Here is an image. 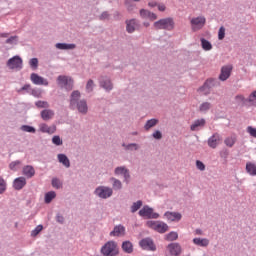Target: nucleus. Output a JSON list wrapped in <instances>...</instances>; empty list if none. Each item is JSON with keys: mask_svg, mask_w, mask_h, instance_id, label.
I'll return each instance as SVG.
<instances>
[{"mask_svg": "<svg viewBox=\"0 0 256 256\" xmlns=\"http://www.w3.org/2000/svg\"><path fill=\"white\" fill-rule=\"evenodd\" d=\"M193 243L198 247H209V239L207 238H194Z\"/></svg>", "mask_w": 256, "mask_h": 256, "instance_id": "obj_21", "label": "nucleus"}, {"mask_svg": "<svg viewBox=\"0 0 256 256\" xmlns=\"http://www.w3.org/2000/svg\"><path fill=\"white\" fill-rule=\"evenodd\" d=\"M26 185L27 180L25 179V177H18L13 182V187L14 189H16V191H21V189H23V187H25Z\"/></svg>", "mask_w": 256, "mask_h": 256, "instance_id": "obj_14", "label": "nucleus"}, {"mask_svg": "<svg viewBox=\"0 0 256 256\" xmlns=\"http://www.w3.org/2000/svg\"><path fill=\"white\" fill-rule=\"evenodd\" d=\"M22 131H25V133H35V129L33 128V126H29V125H23L21 127Z\"/></svg>", "mask_w": 256, "mask_h": 256, "instance_id": "obj_42", "label": "nucleus"}, {"mask_svg": "<svg viewBox=\"0 0 256 256\" xmlns=\"http://www.w3.org/2000/svg\"><path fill=\"white\" fill-rule=\"evenodd\" d=\"M247 101L250 103V105L256 107V90L249 95Z\"/></svg>", "mask_w": 256, "mask_h": 256, "instance_id": "obj_33", "label": "nucleus"}, {"mask_svg": "<svg viewBox=\"0 0 256 256\" xmlns=\"http://www.w3.org/2000/svg\"><path fill=\"white\" fill-rule=\"evenodd\" d=\"M4 191H7V182L0 176V195H3Z\"/></svg>", "mask_w": 256, "mask_h": 256, "instance_id": "obj_35", "label": "nucleus"}, {"mask_svg": "<svg viewBox=\"0 0 256 256\" xmlns=\"http://www.w3.org/2000/svg\"><path fill=\"white\" fill-rule=\"evenodd\" d=\"M29 65L32 69H37V67H39V60L37 58H32L29 61Z\"/></svg>", "mask_w": 256, "mask_h": 256, "instance_id": "obj_40", "label": "nucleus"}, {"mask_svg": "<svg viewBox=\"0 0 256 256\" xmlns=\"http://www.w3.org/2000/svg\"><path fill=\"white\" fill-rule=\"evenodd\" d=\"M30 81H32L34 85H44V87H47L49 85V81L39 76V74L37 73H32L30 75Z\"/></svg>", "mask_w": 256, "mask_h": 256, "instance_id": "obj_8", "label": "nucleus"}, {"mask_svg": "<svg viewBox=\"0 0 256 256\" xmlns=\"http://www.w3.org/2000/svg\"><path fill=\"white\" fill-rule=\"evenodd\" d=\"M140 217H146V219H159V214L153 212V208H150L149 206H144L139 211Z\"/></svg>", "mask_w": 256, "mask_h": 256, "instance_id": "obj_6", "label": "nucleus"}, {"mask_svg": "<svg viewBox=\"0 0 256 256\" xmlns=\"http://www.w3.org/2000/svg\"><path fill=\"white\" fill-rule=\"evenodd\" d=\"M55 197H57V194L54 191L47 192L45 194V203H51Z\"/></svg>", "mask_w": 256, "mask_h": 256, "instance_id": "obj_32", "label": "nucleus"}, {"mask_svg": "<svg viewBox=\"0 0 256 256\" xmlns=\"http://www.w3.org/2000/svg\"><path fill=\"white\" fill-rule=\"evenodd\" d=\"M235 100H236L238 103H241V102L245 101V96H243V95H237V96L235 97Z\"/></svg>", "mask_w": 256, "mask_h": 256, "instance_id": "obj_56", "label": "nucleus"}, {"mask_svg": "<svg viewBox=\"0 0 256 256\" xmlns=\"http://www.w3.org/2000/svg\"><path fill=\"white\" fill-rule=\"evenodd\" d=\"M122 250L124 253L131 255V253H133V243H131V241H124L122 243Z\"/></svg>", "mask_w": 256, "mask_h": 256, "instance_id": "obj_26", "label": "nucleus"}, {"mask_svg": "<svg viewBox=\"0 0 256 256\" xmlns=\"http://www.w3.org/2000/svg\"><path fill=\"white\" fill-rule=\"evenodd\" d=\"M154 28L173 31L175 29V20L172 17L160 19L154 23Z\"/></svg>", "mask_w": 256, "mask_h": 256, "instance_id": "obj_1", "label": "nucleus"}, {"mask_svg": "<svg viewBox=\"0 0 256 256\" xmlns=\"http://www.w3.org/2000/svg\"><path fill=\"white\" fill-rule=\"evenodd\" d=\"M7 67L15 71H21L23 69V59L19 56H14L7 61Z\"/></svg>", "mask_w": 256, "mask_h": 256, "instance_id": "obj_4", "label": "nucleus"}, {"mask_svg": "<svg viewBox=\"0 0 256 256\" xmlns=\"http://www.w3.org/2000/svg\"><path fill=\"white\" fill-rule=\"evenodd\" d=\"M56 48L57 49H65V43H58V44H56Z\"/></svg>", "mask_w": 256, "mask_h": 256, "instance_id": "obj_63", "label": "nucleus"}, {"mask_svg": "<svg viewBox=\"0 0 256 256\" xmlns=\"http://www.w3.org/2000/svg\"><path fill=\"white\" fill-rule=\"evenodd\" d=\"M101 20L109 19V13L108 12H103L100 16Z\"/></svg>", "mask_w": 256, "mask_h": 256, "instance_id": "obj_60", "label": "nucleus"}, {"mask_svg": "<svg viewBox=\"0 0 256 256\" xmlns=\"http://www.w3.org/2000/svg\"><path fill=\"white\" fill-rule=\"evenodd\" d=\"M147 227L157 231V233H167L169 226L165 222L150 220L146 223Z\"/></svg>", "mask_w": 256, "mask_h": 256, "instance_id": "obj_3", "label": "nucleus"}, {"mask_svg": "<svg viewBox=\"0 0 256 256\" xmlns=\"http://www.w3.org/2000/svg\"><path fill=\"white\" fill-rule=\"evenodd\" d=\"M200 111H202L203 113H205V111H209V109H211V103L209 102H204L200 105Z\"/></svg>", "mask_w": 256, "mask_h": 256, "instance_id": "obj_38", "label": "nucleus"}, {"mask_svg": "<svg viewBox=\"0 0 256 256\" xmlns=\"http://www.w3.org/2000/svg\"><path fill=\"white\" fill-rule=\"evenodd\" d=\"M65 87L68 91H71V89H73V79H71V77L65 78Z\"/></svg>", "mask_w": 256, "mask_h": 256, "instance_id": "obj_36", "label": "nucleus"}, {"mask_svg": "<svg viewBox=\"0 0 256 256\" xmlns=\"http://www.w3.org/2000/svg\"><path fill=\"white\" fill-rule=\"evenodd\" d=\"M112 181H113V189L119 190L123 187V185L121 184V181L115 178H112Z\"/></svg>", "mask_w": 256, "mask_h": 256, "instance_id": "obj_43", "label": "nucleus"}, {"mask_svg": "<svg viewBox=\"0 0 256 256\" xmlns=\"http://www.w3.org/2000/svg\"><path fill=\"white\" fill-rule=\"evenodd\" d=\"M201 45L204 51H211L213 49V45H211V42H209L208 40H205V38L201 39Z\"/></svg>", "mask_w": 256, "mask_h": 256, "instance_id": "obj_29", "label": "nucleus"}, {"mask_svg": "<svg viewBox=\"0 0 256 256\" xmlns=\"http://www.w3.org/2000/svg\"><path fill=\"white\" fill-rule=\"evenodd\" d=\"M31 89V84H25L20 90H18V93H21V91H27Z\"/></svg>", "mask_w": 256, "mask_h": 256, "instance_id": "obj_55", "label": "nucleus"}, {"mask_svg": "<svg viewBox=\"0 0 256 256\" xmlns=\"http://www.w3.org/2000/svg\"><path fill=\"white\" fill-rule=\"evenodd\" d=\"M196 167L199 169V171H205V164L200 160L196 161Z\"/></svg>", "mask_w": 256, "mask_h": 256, "instance_id": "obj_52", "label": "nucleus"}, {"mask_svg": "<svg viewBox=\"0 0 256 256\" xmlns=\"http://www.w3.org/2000/svg\"><path fill=\"white\" fill-rule=\"evenodd\" d=\"M219 143H221V135L219 133H214L209 139H208V146L211 149H217Z\"/></svg>", "mask_w": 256, "mask_h": 256, "instance_id": "obj_11", "label": "nucleus"}, {"mask_svg": "<svg viewBox=\"0 0 256 256\" xmlns=\"http://www.w3.org/2000/svg\"><path fill=\"white\" fill-rule=\"evenodd\" d=\"M153 137H154V139H162L163 134H161V131L157 130L153 133Z\"/></svg>", "mask_w": 256, "mask_h": 256, "instance_id": "obj_54", "label": "nucleus"}, {"mask_svg": "<svg viewBox=\"0 0 256 256\" xmlns=\"http://www.w3.org/2000/svg\"><path fill=\"white\" fill-rule=\"evenodd\" d=\"M218 39L220 41H223V39H225V27H223V26H221L218 31Z\"/></svg>", "mask_w": 256, "mask_h": 256, "instance_id": "obj_44", "label": "nucleus"}, {"mask_svg": "<svg viewBox=\"0 0 256 256\" xmlns=\"http://www.w3.org/2000/svg\"><path fill=\"white\" fill-rule=\"evenodd\" d=\"M164 216L169 221H181V217H182L181 213L179 212H166Z\"/></svg>", "mask_w": 256, "mask_h": 256, "instance_id": "obj_20", "label": "nucleus"}, {"mask_svg": "<svg viewBox=\"0 0 256 256\" xmlns=\"http://www.w3.org/2000/svg\"><path fill=\"white\" fill-rule=\"evenodd\" d=\"M167 251L170 255H179L183 252V249L179 243H171L167 246Z\"/></svg>", "mask_w": 256, "mask_h": 256, "instance_id": "obj_13", "label": "nucleus"}, {"mask_svg": "<svg viewBox=\"0 0 256 256\" xmlns=\"http://www.w3.org/2000/svg\"><path fill=\"white\" fill-rule=\"evenodd\" d=\"M41 117L43 121H49L52 117H55V112H53V110L45 109L41 112Z\"/></svg>", "mask_w": 256, "mask_h": 256, "instance_id": "obj_23", "label": "nucleus"}, {"mask_svg": "<svg viewBox=\"0 0 256 256\" xmlns=\"http://www.w3.org/2000/svg\"><path fill=\"white\" fill-rule=\"evenodd\" d=\"M167 9V7L165 6V4H158V10L159 11H165Z\"/></svg>", "mask_w": 256, "mask_h": 256, "instance_id": "obj_61", "label": "nucleus"}, {"mask_svg": "<svg viewBox=\"0 0 256 256\" xmlns=\"http://www.w3.org/2000/svg\"><path fill=\"white\" fill-rule=\"evenodd\" d=\"M157 123H159V120L157 119H150L146 122L144 129H146V131H149V129L155 127V125H157Z\"/></svg>", "mask_w": 256, "mask_h": 256, "instance_id": "obj_30", "label": "nucleus"}, {"mask_svg": "<svg viewBox=\"0 0 256 256\" xmlns=\"http://www.w3.org/2000/svg\"><path fill=\"white\" fill-rule=\"evenodd\" d=\"M139 27V24L137 23V20L131 19L126 21V31L127 33H134L135 29Z\"/></svg>", "mask_w": 256, "mask_h": 256, "instance_id": "obj_19", "label": "nucleus"}, {"mask_svg": "<svg viewBox=\"0 0 256 256\" xmlns=\"http://www.w3.org/2000/svg\"><path fill=\"white\" fill-rule=\"evenodd\" d=\"M231 71H233V66L227 65L221 68V73L219 75L220 81H227L231 77Z\"/></svg>", "mask_w": 256, "mask_h": 256, "instance_id": "obj_12", "label": "nucleus"}, {"mask_svg": "<svg viewBox=\"0 0 256 256\" xmlns=\"http://www.w3.org/2000/svg\"><path fill=\"white\" fill-rule=\"evenodd\" d=\"M246 171L252 177H255L256 176V164L253 162H247L246 163Z\"/></svg>", "mask_w": 256, "mask_h": 256, "instance_id": "obj_25", "label": "nucleus"}, {"mask_svg": "<svg viewBox=\"0 0 256 256\" xmlns=\"http://www.w3.org/2000/svg\"><path fill=\"white\" fill-rule=\"evenodd\" d=\"M100 86L105 89L106 91H111L113 89V84L111 83V80L106 79L104 81L100 82Z\"/></svg>", "mask_w": 256, "mask_h": 256, "instance_id": "obj_28", "label": "nucleus"}, {"mask_svg": "<svg viewBox=\"0 0 256 256\" xmlns=\"http://www.w3.org/2000/svg\"><path fill=\"white\" fill-rule=\"evenodd\" d=\"M35 105L39 109H47V108H49V102H47V101H37L35 103Z\"/></svg>", "mask_w": 256, "mask_h": 256, "instance_id": "obj_37", "label": "nucleus"}, {"mask_svg": "<svg viewBox=\"0 0 256 256\" xmlns=\"http://www.w3.org/2000/svg\"><path fill=\"white\" fill-rule=\"evenodd\" d=\"M57 83L58 86H60L61 89H63V87H65V76H59L57 79Z\"/></svg>", "mask_w": 256, "mask_h": 256, "instance_id": "obj_49", "label": "nucleus"}, {"mask_svg": "<svg viewBox=\"0 0 256 256\" xmlns=\"http://www.w3.org/2000/svg\"><path fill=\"white\" fill-rule=\"evenodd\" d=\"M199 127H205V119L195 120L190 129L191 131H199Z\"/></svg>", "mask_w": 256, "mask_h": 256, "instance_id": "obj_24", "label": "nucleus"}, {"mask_svg": "<svg viewBox=\"0 0 256 256\" xmlns=\"http://www.w3.org/2000/svg\"><path fill=\"white\" fill-rule=\"evenodd\" d=\"M179 234L177 232H170L166 235V241H177Z\"/></svg>", "mask_w": 256, "mask_h": 256, "instance_id": "obj_34", "label": "nucleus"}, {"mask_svg": "<svg viewBox=\"0 0 256 256\" xmlns=\"http://www.w3.org/2000/svg\"><path fill=\"white\" fill-rule=\"evenodd\" d=\"M80 99H81V92H79V90L73 91L70 96L71 107H75V105L81 101Z\"/></svg>", "mask_w": 256, "mask_h": 256, "instance_id": "obj_18", "label": "nucleus"}, {"mask_svg": "<svg viewBox=\"0 0 256 256\" xmlns=\"http://www.w3.org/2000/svg\"><path fill=\"white\" fill-rule=\"evenodd\" d=\"M247 133H249L251 137H254L256 139V128H253L252 126H248Z\"/></svg>", "mask_w": 256, "mask_h": 256, "instance_id": "obj_48", "label": "nucleus"}, {"mask_svg": "<svg viewBox=\"0 0 256 256\" xmlns=\"http://www.w3.org/2000/svg\"><path fill=\"white\" fill-rule=\"evenodd\" d=\"M208 83H209V80H207V82L202 87L199 88V91L201 93H204V95H207V93H209V84Z\"/></svg>", "mask_w": 256, "mask_h": 256, "instance_id": "obj_41", "label": "nucleus"}, {"mask_svg": "<svg viewBox=\"0 0 256 256\" xmlns=\"http://www.w3.org/2000/svg\"><path fill=\"white\" fill-rule=\"evenodd\" d=\"M65 49H75V44H65Z\"/></svg>", "mask_w": 256, "mask_h": 256, "instance_id": "obj_64", "label": "nucleus"}, {"mask_svg": "<svg viewBox=\"0 0 256 256\" xmlns=\"http://www.w3.org/2000/svg\"><path fill=\"white\" fill-rule=\"evenodd\" d=\"M59 162L65 165V154L58 155Z\"/></svg>", "mask_w": 256, "mask_h": 256, "instance_id": "obj_57", "label": "nucleus"}, {"mask_svg": "<svg viewBox=\"0 0 256 256\" xmlns=\"http://www.w3.org/2000/svg\"><path fill=\"white\" fill-rule=\"evenodd\" d=\"M150 13H151V11H149V10L141 9L140 17H142V19H149Z\"/></svg>", "mask_w": 256, "mask_h": 256, "instance_id": "obj_45", "label": "nucleus"}, {"mask_svg": "<svg viewBox=\"0 0 256 256\" xmlns=\"http://www.w3.org/2000/svg\"><path fill=\"white\" fill-rule=\"evenodd\" d=\"M52 186L55 187L56 189H59V187H61V181L57 178H54L52 180Z\"/></svg>", "mask_w": 256, "mask_h": 256, "instance_id": "obj_53", "label": "nucleus"}, {"mask_svg": "<svg viewBox=\"0 0 256 256\" xmlns=\"http://www.w3.org/2000/svg\"><path fill=\"white\" fill-rule=\"evenodd\" d=\"M148 19H150V21H155L157 19V14L150 12Z\"/></svg>", "mask_w": 256, "mask_h": 256, "instance_id": "obj_58", "label": "nucleus"}, {"mask_svg": "<svg viewBox=\"0 0 256 256\" xmlns=\"http://www.w3.org/2000/svg\"><path fill=\"white\" fill-rule=\"evenodd\" d=\"M115 175H123L126 183H129V178L131 177L129 175V170L127 168L120 166L115 169Z\"/></svg>", "mask_w": 256, "mask_h": 256, "instance_id": "obj_16", "label": "nucleus"}, {"mask_svg": "<svg viewBox=\"0 0 256 256\" xmlns=\"http://www.w3.org/2000/svg\"><path fill=\"white\" fill-rule=\"evenodd\" d=\"M13 41H17V36H11L10 38H8L6 40V43L11 44V43H13Z\"/></svg>", "mask_w": 256, "mask_h": 256, "instance_id": "obj_59", "label": "nucleus"}, {"mask_svg": "<svg viewBox=\"0 0 256 256\" xmlns=\"http://www.w3.org/2000/svg\"><path fill=\"white\" fill-rule=\"evenodd\" d=\"M52 143L54 145H63V140H61V138L59 136H54L52 138Z\"/></svg>", "mask_w": 256, "mask_h": 256, "instance_id": "obj_50", "label": "nucleus"}, {"mask_svg": "<svg viewBox=\"0 0 256 256\" xmlns=\"http://www.w3.org/2000/svg\"><path fill=\"white\" fill-rule=\"evenodd\" d=\"M95 195L100 197V199H109L111 195H113V189L107 187V186H100L96 188Z\"/></svg>", "mask_w": 256, "mask_h": 256, "instance_id": "obj_5", "label": "nucleus"}, {"mask_svg": "<svg viewBox=\"0 0 256 256\" xmlns=\"http://www.w3.org/2000/svg\"><path fill=\"white\" fill-rule=\"evenodd\" d=\"M19 165H21V161H14L10 163L9 167L11 171H17V167H19Z\"/></svg>", "mask_w": 256, "mask_h": 256, "instance_id": "obj_47", "label": "nucleus"}, {"mask_svg": "<svg viewBox=\"0 0 256 256\" xmlns=\"http://www.w3.org/2000/svg\"><path fill=\"white\" fill-rule=\"evenodd\" d=\"M140 247L145 249L146 251H155L157 248L155 247V243L150 238H145L140 241Z\"/></svg>", "mask_w": 256, "mask_h": 256, "instance_id": "obj_10", "label": "nucleus"}, {"mask_svg": "<svg viewBox=\"0 0 256 256\" xmlns=\"http://www.w3.org/2000/svg\"><path fill=\"white\" fill-rule=\"evenodd\" d=\"M56 219H57L58 223H63L65 221V218H63V216H61V215H57Z\"/></svg>", "mask_w": 256, "mask_h": 256, "instance_id": "obj_62", "label": "nucleus"}, {"mask_svg": "<svg viewBox=\"0 0 256 256\" xmlns=\"http://www.w3.org/2000/svg\"><path fill=\"white\" fill-rule=\"evenodd\" d=\"M40 131L41 133H48L49 135H53L55 131H57V126L55 125H47V124H40Z\"/></svg>", "mask_w": 256, "mask_h": 256, "instance_id": "obj_17", "label": "nucleus"}, {"mask_svg": "<svg viewBox=\"0 0 256 256\" xmlns=\"http://www.w3.org/2000/svg\"><path fill=\"white\" fill-rule=\"evenodd\" d=\"M23 175L27 177L28 179H31V177L35 176V168L33 166H25L22 171Z\"/></svg>", "mask_w": 256, "mask_h": 256, "instance_id": "obj_22", "label": "nucleus"}, {"mask_svg": "<svg viewBox=\"0 0 256 256\" xmlns=\"http://www.w3.org/2000/svg\"><path fill=\"white\" fill-rule=\"evenodd\" d=\"M101 253L104 256L119 255V248L117 247V242L108 241L104 246H102Z\"/></svg>", "mask_w": 256, "mask_h": 256, "instance_id": "obj_2", "label": "nucleus"}, {"mask_svg": "<svg viewBox=\"0 0 256 256\" xmlns=\"http://www.w3.org/2000/svg\"><path fill=\"white\" fill-rule=\"evenodd\" d=\"M235 143H237V136L235 135L228 136L224 140V144L226 145V147H233Z\"/></svg>", "mask_w": 256, "mask_h": 256, "instance_id": "obj_27", "label": "nucleus"}, {"mask_svg": "<svg viewBox=\"0 0 256 256\" xmlns=\"http://www.w3.org/2000/svg\"><path fill=\"white\" fill-rule=\"evenodd\" d=\"M42 231H43V225H38L34 230H32L31 235L32 237H37V235Z\"/></svg>", "mask_w": 256, "mask_h": 256, "instance_id": "obj_39", "label": "nucleus"}, {"mask_svg": "<svg viewBox=\"0 0 256 256\" xmlns=\"http://www.w3.org/2000/svg\"><path fill=\"white\" fill-rule=\"evenodd\" d=\"M206 19L203 16H199L196 18H192L190 23L192 25L193 31H199L200 29H203L205 27Z\"/></svg>", "mask_w": 256, "mask_h": 256, "instance_id": "obj_7", "label": "nucleus"}, {"mask_svg": "<svg viewBox=\"0 0 256 256\" xmlns=\"http://www.w3.org/2000/svg\"><path fill=\"white\" fill-rule=\"evenodd\" d=\"M127 230L125 226L119 224L116 225L113 231L110 232V237H125Z\"/></svg>", "mask_w": 256, "mask_h": 256, "instance_id": "obj_9", "label": "nucleus"}, {"mask_svg": "<svg viewBox=\"0 0 256 256\" xmlns=\"http://www.w3.org/2000/svg\"><path fill=\"white\" fill-rule=\"evenodd\" d=\"M94 82H93V80H88V82H87V84H86V91L88 92V93H91V91H93V87H94Z\"/></svg>", "mask_w": 256, "mask_h": 256, "instance_id": "obj_46", "label": "nucleus"}, {"mask_svg": "<svg viewBox=\"0 0 256 256\" xmlns=\"http://www.w3.org/2000/svg\"><path fill=\"white\" fill-rule=\"evenodd\" d=\"M141 207H143V202L141 200L134 202L131 206V213H137Z\"/></svg>", "mask_w": 256, "mask_h": 256, "instance_id": "obj_31", "label": "nucleus"}, {"mask_svg": "<svg viewBox=\"0 0 256 256\" xmlns=\"http://www.w3.org/2000/svg\"><path fill=\"white\" fill-rule=\"evenodd\" d=\"M126 149L128 151H133V149H134V151H137V149H139V145H137L135 143L128 144V145H126Z\"/></svg>", "mask_w": 256, "mask_h": 256, "instance_id": "obj_51", "label": "nucleus"}, {"mask_svg": "<svg viewBox=\"0 0 256 256\" xmlns=\"http://www.w3.org/2000/svg\"><path fill=\"white\" fill-rule=\"evenodd\" d=\"M77 110L82 113V115H86L87 111H89V107L87 106V100H80L75 106Z\"/></svg>", "mask_w": 256, "mask_h": 256, "instance_id": "obj_15", "label": "nucleus"}]
</instances>
